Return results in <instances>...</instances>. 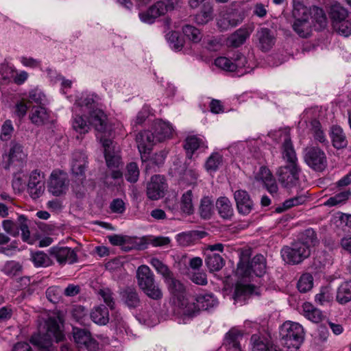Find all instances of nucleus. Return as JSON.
Here are the masks:
<instances>
[{
    "label": "nucleus",
    "mask_w": 351,
    "mask_h": 351,
    "mask_svg": "<svg viewBox=\"0 0 351 351\" xmlns=\"http://www.w3.org/2000/svg\"><path fill=\"white\" fill-rule=\"evenodd\" d=\"M214 17V9L212 3H204L199 12L195 16V22L199 25H205L212 21Z\"/></svg>",
    "instance_id": "obj_31"
},
{
    "label": "nucleus",
    "mask_w": 351,
    "mask_h": 351,
    "mask_svg": "<svg viewBox=\"0 0 351 351\" xmlns=\"http://www.w3.org/2000/svg\"><path fill=\"white\" fill-rule=\"evenodd\" d=\"M257 180L263 182L268 192L273 196L277 195L278 187L269 169L261 167L256 176Z\"/></svg>",
    "instance_id": "obj_20"
},
{
    "label": "nucleus",
    "mask_w": 351,
    "mask_h": 351,
    "mask_svg": "<svg viewBox=\"0 0 351 351\" xmlns=\"http://www.w3.org/2000/svg\"><path fill=\"white\" fill-rule=\"evenodd\" d=\"M184 36L193 43H198L202 38V34L199 29L190 25H186L182 27Z\"/></svg>",
    "instance_id": "obj_48"
},
{
    "label": "nucleus",
    "mask_w": 351,
    "mask_h": 351,
    "mask_svg": "<svg viewBox=\"0 0 351 351\" xmlns=\"http://www.w3.org/2000/svg\"><path fill=\"white\" fill-rule=\"evenodd\" d=\"M332 300V295L328 287H322L315 296V302L322 306L330 303Z\"/></svg>",
    "instance_id": "obj_57"
},
{
    "label": "nucleus",
    "mask_w": 351,
    "mask_h": 351,
    "mask_svg": "<svg viewBox=\"0 0 351 351\" xmlns=\"http://www.w3.org/2000/svg\"><path fill=\"white\" fill-rule=\"evenodd\" d=\"M348 12L346 8L340 3H336L332 4L330 8L329 16L332 21V24L335 22L340 23L347 21Z\"/></svg>",
    "instance_id": "obj_33"
},
{
    "label": "nucleus",
    "mask_w": 351,
    "mask_h": 351,
    "mask_svg": "<svg viewBox=\"0 0 351 351\" xmlns=\"http://www.w3.org/2000/svg\"><path fill=\"white\" fill-rule=\"evenodd\" d=\"M293 28L300 37L306 38L310 35L311 23L309 21L294 22Z\"/></svg>",
    "instance_id": "obj_58"
},
{
    "label": "nucleus",
    "mask_w": 351,
    "mask_h": 351,
    "mask_svg": "<svg viewBox=\"0 0 351 351\" xmlns=\"http://www.w3.org/2000/svg\"><path fill=\"white\" fill-rule=\"evenodd\" d=\"M280 335L288 351H298L304 339V330L298 323L287 321L281 326Z\"/></svg>",
    "instance_id": "obj_4"
},
{
    "label": "nucleus",
    "mask_w": 351,
    "mask_h": 351,
    "mask_svg": "<svg viewBox=\"0 0 351 351\" xmlns=\"http://www.w3.org/2000/svg\"><path fill=\"white\" fill-rule=\"evenodd\" d=\"M125 178L130 182H136L139 176L138 167L135 162H130L127 165Z\"/></svg>",
    "instance_id": "obj_61"
},
{
    "label": "nucleus",
    "mask_w": 351,
    "mask_h": 351,
    "mask_svg": "<svg viewBox=\"0 0 351 351\" xmlns=\"http://www.w3.org/2000/svg\"><path fill=\"white\" fill-rule=\"evenodd\" d=\"M242 339L241 332L236 328H232L226 335L224 344L229 351H241L240 342Z\"/></svg>",
    "instance_id": "obj_24"
},
{
    "label": "nucleus",
    "mask_w": 351,
    "mask_h": 351,
    "mask_svg": "<svg viewBox=\"0 0 351 351\" xmlns=\"http://www.w3.org/2000/svg\"><path fill=\"white\" fill-rule=\"evenodd\" d=\"M201 147L207 148L204 137L190 136L186 138L184 148L188 153L192 154L195 150Z\"/></svg>",
    "instance_id": "obj_39"
},
{
    "label": "nucleus",
    "mask_w": 351,
    "mask_h": 351,
    "mask_svg": "<svg viewBox=\"0 0 351 351\" xmlns=\"http://www.w3.org/2000/svg\"><path fill=\"white\" fill-rule=\"evenodd\" d=\"M200 215L204 219H209L213 213V203L208 197L202 199L199 207Z\"/></svg>",
    "instance_id": "obj_59"
},
{
    "label": "nucleus",
    "mask_w": 351,
    "mask_h": 351,
    "mask_svg": "<svg viewBox=\"0 0 351 351\" xmlns=\"http://www.w3.org/2000/svg\"><path fill=\"white\" fill-rule=\"evenodd\" d=\"M260 44H271L276 42V31L267 27H261L256 32Z\"/></svg>",
    "instance_id": "obj_42"
},
{
    "label": "nucleus",
    "mask_w": 351,
    "mask_h": 351,
    "mask_svg": "<svg viewBox=\"0 0 351 351\" xmlns=\"http://www.w3.org/2000/svg\"><path fill=\"white\" fill-rule=\"evenodd\" d=\"M313 15L312 20L314 23V27L317 31H321L327 26V18L324 10L319 8L315 7L313 10Z\"/></svg>",
    "instance_id": "obj_41"
},
{
    "label": "nucleus",
    "mask_w": 351,
    "mask_h": 351,
    "mask_svg": "<svg viewBox=\"0 0 351 351\" xmlns=\"http://www.w3.org/2000/svg\"><path fill=\"white\" fill-rule=\"evenodd\" d=\"M216 208L219 216L224 219H230L234 215V209L230 200L226 197H220L216 201Z\"/></svg>",
    "instance_id": "obj_26"
},
{
    "label": "nucleus",
    "mask_w": 351,
    "mask_h": 351,
    "mask_svg": "<svg viewBox=\"0 0 351 351\" xmlns=\"http://www.w3.org/2000/svg\"><path fill=\"white\" fill-rule=\"evenodd\" d=\"M250 273H254L256 276H262L266 270V261L261 254L256 255L250 263Z\"/></svg>",
    "instance_id": "obj_36"
},
{
    "label": "nucleus",
    "mask_w": 351,
    "mask_h": 351,
    "mask_svg": "<svg viewBox=\"0 0 351 351\" xmlns=\"http://www.w3.org/2000/svg\"><path fill=\"white\" fill-rule=\"evenodd\" d=\"M156 271L162 276L165 280L173 275L169 267L157 258H152L149 262Z\"/></svg>",
    "instance_id": "obj_52"
},
{
    "label": "nucleus",
    "mask_w": 351,
    "mask_h": 351,
    "mask_svg": "<svg viewBox=\"0 0 351 351\" xmlns=\"http://www.w3.org/2000/svg\"><path fill=\"white\" fill-rule=\"evenodd\" d=\"M298 243H302L305 246L308 247L309 251H311V248L314 247L317 243L316 234L315 231L311 229L306 230L302 234L300 241Z\"/></svg>",
    "instance_id": "obj_50"
},
{
    "label": "nucleus",
    "mask_w": 351,
    "mask_h": 351,
    "mask_svg": "<svg viewBox=\"0 0 351 351\" xmlns=\"http://www.w3.org/2000/svg\"><path fill=\"white\" fill-rule=\"evenodd\" d=\"M49 253L60 264H72L77 259L75 250L68 247L54 246L50 248Z\"/></svg>",
    "instance_id": "obj_18"
},
{
    "label": "nucleus",
    "mask_w": 351,
    "mask_h": 351,
    "mask_svg": "<svg viewBox=\"0 0 351 351\" xmlns=\"http://www.w3.org/2000/svg\"><path fill=\"white\" fill-rule=\"evenodd\" d=\"M87 156L81 151H76L72 154L71 162V171L75 175H83L86 168Z\"/></svg>",
    "instance_id": "obj_23"
},
{
    "label": "nucleus",
    "mask_w": 351,
    "mask_h": 351,
    "mask_svg": "<svg viewBox=\"0 0 351 351\" xmlns=\"http://www.w3.org/2000/svg\"><path fill=\"white\" fill-rule=\"evenodd\" d=\"M95 103L93 106L90 112H88V123L97 130V138L101 141V137L106 138V136H110V128L107 123V117L105 113L98 108H95Z\"/></svg>",
    "instance_id": "obj_8"
},
{
    "label": "nucleus",
    "mask_w": 351,
    "mask_h": 351,
    "mask_svg": "<svg viewBox=\"0 0 351 351\" xmlns=\"http://www.w3.org/2000/svg\"><path fill=\"white\" fill-rule=\"evenodd\" d=\"M180 209L187 215L193 213V195L191 190H189L182 194L180 199Z\"/></svg>",
    "instance_id": "obj_46"
},
{
    "label": "nucleus",
    "mask_w": 351,
    "mask_h": 351,
    "mask_svg": "<svg viewBox=\"0 0 351 351\" xmlns=\"http://www.w3.org/2000/svg\"><path fill=\"white\" fill-rule=\"evenodd\" d=\"M223 15L227 18V20L231 23L232 27H236L241 23L244 19L243 14L236 9H230Z\"/></svg>",
    "instance_id": "obj_56"
},
{
    "label": "nucleus",
    "mask_w": 351,
    "mask_h": 351,
    "mask_svg": "<svg viewBox=\"0 0 351 351\" xmlns=\"http://www.w3.org/2000/svg\"><path fill=\"white\" fill-rule=\"evenodd\" d=\"M160 5V3H155L149 7L145 12H140L138 16L141 21L143 23L152 24L155 21L156 18L164 15L166 12Z\"/></svg>",
    "instance_id": "obj_30"
},
{
    "label": "nucleus",
    "mask_w": 351,
    "mask_h": 351,
    "mask_svg": "<svg viewBox=\"0 0 351 351\" xmlns=\"http://www.w3.org/2000/svg\"><path fill=\"white\" fill-rule=\"evenodd\" d=\"M302 309L304 316L313 322L318 323L324 317L322 312L310 302H304L302 305Z\"/></svg>",
    "instance_id": "obj_35"
},
{
    "label": "nucleus",
    "mask_w": 351,
    "mask_h": 351,
    "mask_svg": "<svg viewBox=\"0 0 351 351\" xmlns=\"http://www.w3.org/2000/svg\"><path fill=\"white\" fill-rule=\"evenodd\" d=\"M205 262L211 272L219 271L224 265L223 258L219 254L215 253L207 254Z\"/></svg>",
    "instance_id": "obj_44"
},
{
    "label": "nucleus",
    "mask_w": 351,
    "mask_h": 351,
    "mask_svg": "<svg viewBox=\"0 0 351 351\" xmlns=\"http://www.w3.org/2000/svg\"><path fill=\"white\" fill-rule=\"evenodd\" d=\"M251 345L252 351H271V350L267 339L259 334H254L251 337Z\"/></svg>",
    "instance_id": "obj_43"
},
{
    "label": "nucleus",
    "mask_w": 351,
    "mask_h": 351,
    "mask_svg": "<svg viewBox=\"0 0 351 351\" xmlns=\"http://www.w3.org/2000/svg\"><path fill=\"white\" fill-rule=\"evenodd\" d=\"M21 269L20 263L14 261H7L1 267V271L9 276L17 275Z\"/></svg>",
    "instance_id": "obj_54"
},
{
    "label": "nucleus",
    "mask_w": 351,
    "mask_h": 351,
    "mask_svg": "<svg viewBox=\"0 0 351 351\" xmlns=\"http://www.w3.org/2000/svg\"><path fill=\"white\" fill-rule=\"evenodd\" d=\"M8 156L10 162H23L27 158V153L23 150L21 145L12 142Z\"/></svg>",
    "instance_id": "obj_37"
},
{
    "label": "nucleus",
    "mask_w": 351,
    "mask_h": 351,
    "mask_svg": "<svg viewBox=\"0 0 351 351\" xmlns=\"http://www.w3.org/2000/svg\"><path fill=\"white\" fill-rule=\"evenodd\" d=\"M167 184L163 176L155 175L152 177L147 186V195L149 199L156 200L163 197L167 189Z\"/></svg>",
    "instance_id": "obj_17"
},
{
    "label": "nucleus",
    "mask_w": 351,
    "mask_h": 351,
    "mask_svg": "<svg viewBox=\"0 0 351 351\" xmlns=\"http://www.w3.org/2000/svg\"><path fill=\"white\" fill-rule=\"evenodd\" d=\"M332 27L341 36L348 37L351 34V23L348 20L340 23L335 22Z\"/></svg>",
    "instance_id": "obj_60"
},
{
    "label": "nucleus",
    "mask_w": 351,
    "mask_h": 351,
    "mask_svg": "<svg viewBox=\"0 0 351 351\" xmlns=\"http://www.w3.org/2000/svg\"><path fill=\"white\" fill-rule=\"evenodd\" d=\"M300 171L298 165L282 166L276 171L278 180L284 188L291 189L298 183Z\"/></svg>",
    "instance_id": "obj_12"
},
{
    "label": "nucleus",
    "mask_w": 351,
    "mask_h": 351,
    "mask_svg": "<svg viewBox=\"0 0 351 351\" xmlns=\"http://www.w3.org/2000/svg\"><path fill=\"white\" fill-rule=\"evenodd\" d=\"M330 137L332 145L336 149H343L348 145V140L343 129L338 125H333L330 128Z\"/></svg>",
    "instance_id": "obj_27"
},
{
    "label": "nucleus",
    "mask_w": 351,
    "mask_h": 351,
    "mask_svg": "<svg viewBox=\"0 0 351 351\" xmlns=\"http://www.w3.org/2000/svg\"><path fill=\"white\" fill-rule=\"evenodd\" d=\"M218 304L215 296L210 293H204L197 295L194 298H191L185 310L184 314L192 315L199 311H207Z\"/></svg>",
    "instance_id": "obj_7"
},
{
    "label": "nucleus",
    "mask_w": 351,
    "mask_h": 351,
    "mask_svg": "<svg viewBox=\"0 0 351 351\" xmlns=\"http://www.w3.org/2000/svg\"><path fill=\"white\" fill-rule=\"evenodd\" d=\"M223 163V156L218 152H213L207 158L204 167L210 173L216 172Z\"/></svg>",
    "instance_id": "obj_38"
},
{
    "label": "nucleus",
    "mask_w": 351,
    "mask_h": 351,
    "mask_svg": "<svg viewBox=\"0 0 351 351\" xmlns=\"http://www.w3.org/2000/svg\"><path fill=\"white\" fill-rule=\"evenodd\" d=\"M298 243H302L305 246L308 247L309 251H311V248L314 247L317 243L316 234L315 231L311 229L306 230L302 234L300 241Z\"/></svg>",
    "instance_id": "obj_49"
},
{
    "label": "nucleus",
    "mask_w": 351,
    "mask_h": 351,
    "mask_svg": "<svg viewBox=\"0 0 351 351\" xmlns=\"http://www.w3.org/2000/svg\"><path fill=\"white\" fill-rule=\"evenodd\" d=\"M31 259L36 267H48L52 264L49 256L40 251L32 253Z\"/></svg>",
    "instance_id": "obj_53"
},
{
    "label": "nucleus",
    "mask_w": 351,
    "mask_h": 351,
    "mask_svg": "<svg viewBox=\"0 0 351 351\" xmlns=\"http://www.w3.org/2000/svg\"><path fill=\"white\" fill-rule=\"evenodd\" d=\"M69 180L65 172L54 170L51 173L49 180L48 190L54 196H60L66 193Z\"/></svg>",
    "instance_id": "obj_13"
},
{
    "label": "nucleus",
    "mask_w": 351,
    "mask_h": 351,
    "mask_svg": "<svg viewBox=\"0 0 351 351\" xmlns=\"http://www.w3.org/2000/svg\"><path fill=\"white\" fill-rule=\"evenodd\" d=\"M294 22L308 21L311 12L307 7L300 3H295L292 11Z\"/></svg>",
    "instance_id": "obj_47"
},
{
    "label": "nucleus",
    "mask_w": 351,
    "mask_h": 351,
    "mask_svg": "<svg viewBox=\"0 0 351 351\" xmlns=\"http://www.w3.org/2000/svg\"><path fill=\"white\" fill-rule=\"evenodd\" d=\"M310 251L302 243L295 242L291 247L285 246L281 250L282 259L290 264H298L308 258Z\"/></svg>",
    "instance_id": "obj_9"
},
{
    "label": "nucleus",
    "mask_w": 351,
    "mask_h": 351,
    "mask_svg": "<svg viewBox=\"0 0 351 351\" xmlns=\"http://www.w3.org/2000/svg\"><path fill=\"white\" fill-rule=\"evenodd\" d=\"M313 125L312 132L314 139L322 144H328V141L323 130L321 129L320 123L315 121L313 122Z\"/></svg>",
    "instance_id": "obj_62"
},
{
    "label": "nucleus",
    "mask_w": 351,
    "mask_h": 351,
    "mask_svg": "<svg viewBox=\"0 0 351 351\" xmlns=\"http://www.w3.org/2000/svg\"><path fill=\"white\" fill-rule=\"evenodd\" d=\"M336 298L337 301L341 304L351 300V281L344 282L339 287Z\"/></svg>",
    "instance_id": "obj_40"
},
{
    "label": "nucleus",
    "mask_w": 351,
    "mask_h": 351,
    "mask_svg": "<svg viewBox=\"0 0 351 351\" xmlns=\"http://www.w3.org/2000/svg\"><path fill=\"white\" fill-rule=\"evenodd\" d=\"M32 123L43 125L49 122V114L44 106H34L29 113Z\"/></svg>",
    "instance_id": "obj_28"
},
{
    "label": "nucleus",
    "mask_w": 351,
    "mask_h": 351,
    "mask_svg": "<svg viewBox=\"0 0 351 351\" xmlns=\"http://www.w3.org/2000/svg\"><path fill=\"white\" fill-rule=\"evenodd\" d=\"M282 134L283 137L282 158L289 164L288 165H298V158L290 137L285 132Z\"/></svg>",
    "instance_id": "obj_22"
},
{
    "label": "nucleus",
    "mask_w": 351,
    "mask_h": 351,
    "mask_svg": "<svg viewBox=\"0 0 351 351\" xmlns=\"http://www.w3.org/2000/svg\"><path fill=\"white\" fill-rule=\"evenodd\" d=\"M153 132L144 131L140 132L136 138L140 153L146 154L152 147L172 136L174 131L169 122L157 120L153 125Z\"/></svg>",
    "instance_id": "obj_2"
},
{
    "label": "nucleus",
    "mask_w": 351,
    "mask_h": 351,
    "mask_svg": "<svg viewBox=\"0 0 351 351\" xmlns=\"http://www.w3.org/2000/svg\"><path fill=\"white\" fill-rule=\"evenodd\" d=\"M254 293V287L251 285L237 283L233 294L235 304L243 305Z\"/></svg>",
    "instance_id": "obj_21"
},
{
    "label": "nucleus",
    "mask_w": 351,
    "mask_h": 351,
    "mask_svg": "<svg viewBox=\"0 0 351 351\" xmlns=\"http://www.w3.org/2000/svg\"><path fill=\"white\" fill-rule=\"evenodd\" d=\"M165 282L167 285L173 303L182 308L184 313L190 300L184 285L180 280H176L173 275Z\"/></svg>",
    "instance_id": "obj_6"
},
{
    "label": "nucleus",
    "mask_w": 351,
    "mask_h": 351,
    "mask_svg": "<svg viewBox=\"0 0 351 351\" xmlns=\"http://www.w3.org/2000/svg\"><path fill=\"white\" fill-rule=\"evenodd\" d=\"M121 300L130 308H136L141 304L140 297L134 288L127 287L121 293Z\"/></svg>",
    "instance_id": "obj_29"
},
{
    "label": "nucleus",
    "mask_w": 351,
    "mask_h": 351,
    "mask_svg": "<svg viewBox=\"0 0 351 351\" xmlns=\"http://www.w3.org/2000/svg\"><path fill=\"white\" fill-rule=\"evenodd\" d=\"M101 143L104 149V156L108 168H119L122 164L119 151L115 149L112 141L101 137Z\"/></svg>",
    "instance_id": "obj_16"
},
{
    "label": "nucleus",
    "mask_w": 351,
    "mask_h": 351,
    "mask_svg": "<svg viewBox=\"0 0 351 351\" xmlns=\"http://www.w3.org/2000/svg\"><path fill=\"white\" fill-rule=\"evenodd\" d=\"M232 46L234 47V49H236L238 45ZM215 64L220 69L227 72H240V69H244L245 71L241 73V75L250 73L253 69V65H251L246 57L238 50H234L231 60L226 57H219L215 59Z\"/></svg>",
    "instance_id": "obj_5"
},
{
    "label": "nucleus",
    "mask_w": 351,
    "mask_h": 351,
    "mask_svg": "<svg viewBox=\"0 0 351 351\" xmlns=\"http://www.w3.org/2000/svg\"><path fill=\"white\" fill-rule=\"evenodd\" d=\"M142 291L149 298L156 301H160L163 298L162 288L156 281L143 288Z\"/></svg>",
    "instance_id": "obj_45"
},
{
    "label": "nucleus",
    "mask_w": 351,
    "mask_h": 351,
    "mask_svg": "<svg viewBox=\"0 0 351 351\" xmlns=\"http://www.w3.org/2000/svg\"><path fill=\"white\" fill-rule=\"evenodd\" d=\"M99 97L93 93L84 92L78 93L75 97V103L72 108L73 119L72 128L80 134H85L90 130V124L84 119V117L90 112L93 106Z\"/></svg>",
    "instance_id": "obj_1"
},
{
    "label": "nucleus",
    "mask_w": 351,
    "mask_h": 351,
    "mask_svg": "<svg viewBox=\"0 0 351 351\" xmlns=\"http://www.w3.org/2000/svg\"><path fill=\"white\" fill-rule=\"evenodd\" d=\"M351 198V191L350 189H344L337 191V193L329 197L324 205L326 206H339L346 203Z\"/></svg>",
    "instance_id": "obj_32"
},
{
    "label": "nucleus",
    "mask_w": 351,
    "mask_h": 351,
    "mask_svg": "<svg viewBox=\"0 0 351 351\" xmlns=\"http://www.w3.org/2000/svg\"><path fill=\"white\" fill-rule=\"evenodd\" d=\"M298 289L301 293H306L312 289L313 287V277L308 273L302 274L297 285Z\"/></svg>",
    "instance_id": "obj_51"
},
{
    "label": "nucleus",
    "mask_w": 351,
    "mask_h": 351,
    "mask_svg": "<svg viewBox=\"0 0 351 351\" xmlns=\"http://www.w3.org/2000/svg\"><path fill=\"white\" fill-rule=\"evenodd\" d=\"M136 278L138 285L141 290L155 282L154 273L145 265H142L137 269Z\"/></svg>",
    "instance_id": "obj_25"
},
{
    "label": "nucleus",
    "mask_w": 351,
    "mask_h": 351,
    "mask_svg": "<svg viewBox=\"0 0 351 351\" xmlns=\"http://www.w3.org/2000/svg\"><path fill=\"white\" fill-rule=\"evenodd\" d=\"M234 198L236 202L239 213L247 215L252 210L254 203L247 191L237 190L234 193Z\"/></svg>",
    "instance_id": "obj_19"
},
{
    "label": "nucleus",
    "mask_w": 351,
    "mask_h": 351,
    "mask_svg": "<svg viewBox=\"0 0 351 351\" xmlns=\"http://www.w3.org/2000/svg\"><path fill=\"white\" fill-rule=\"evenodd\" d=\"M62 321L60 317H50L45 322L46 342L43 343L39 335L32 336L30 342L41 348H48L52 341H61L64 338Z\"/></svg>",
    "instance_id": "obj_3"
},
{
    "label": "nucleus",
    "mask_w": 351,
    "mask_h": 351,
    "mask_svg": "<svg viewBox=\"0 0 351 351\" xmlns=\"http://www.w3.org/2000/svg\"><path fill=\"white\" fill-rule=\"evenodd\" d=\"M147 243L150 244L153 247H165L169 245L171 239L168 237H154L150 236L147 240Z\"/></svg>",
    "instance_id": "obj_64"
},
{
    "label": "nucleus",
    "mask_w": 351,
    "mask_h": 351,
    "mask_svg": "<svg viewBox=\"0 0 351 351\" xmlns=\"http://www.w3.org/2000/svg\"><path fill=\"white\" fill-rule=\"evenodd\" d=\"M90 317L95 323L99 325H106L109 321L108 310L104 305L96 306L92 310Z\"/></svg>",
    "instance_id": "obj_34"
},
{
    "label": "nucleus",
    "mask_w": 351,
    "mask_h": 351,
    "mask_svg": "<svg viewBox=\"0 0 351 351\" xmlns=\"http://www.w3.org/2000/svg\"><path fill=\"white\" fill-rule=\"evenodd\" d=\"M250 34L245 29H239L230 37V44H243Z\"/></svg>",
    "instance_id": "obj_63"
},
{
    "label": "nucleus",
    "mask_w": 351,
    "mask_h": 351,
    "mask_svg": "<svg viewBox=\"0 0 351 351\" xmlns=\"http://www.w3.org/2000/svg\"><path fill=\"white\" fill-rule=\"evenodd\" d=\"M72 334L73 340L78 348H85L88 351L98 350L97 341L92 337L90 332L87 329L73 327Z\"/></svg>",
    "instance_id": "obj_15"
},
{
    "label": "nucleus",
    "mask_w": 351,
    "mask_h": 351,
    "mask_svg": "<svg viewBox=\"0 0 351 351\" xmlns=\"http://www.w3.org/2000/svg\"><path fill=\"white\" fill-rule=\"evenodd\" d=\"M2 227L5 232L12 237L19 235V230H21L24 241H28L30 239L28 219L24 215L19 216L16 222L10 219L3 220L2 221Z\"/></svg>",
    "instance_id": "obj_10"
},
{
    "label": "nucleus",
    "mask_w": 351,
    "mask_h": 351,
    "mask_svg": "<svg viewBox=\"0 0 351 351\" xmlns=\"http://www.w3.org/2000/svg\"><path fill=\"white\" fill-rule=\"evenodd\" d=\"M29 102L35 103L36 106H44L46 104L47 99L41 90L34 88L29 93Z\"/></svg>",
    "instance_id": "obj_55"
},
{
    "label": "nucleus",
    "mask_w": 351,
    "mask_h": 351,
    "mask_svg": "<svg viewBox=\"0 0 351 351\" xmlns=\"http://www.w3.org/2000/svg\"><path fill=\"white\" fill-rule=\"evenodd\" d=\"M27 189V193L32 199H36L41 197L45 190L44 173L37 169L32 171L29 176Z\"/></svg>",
    "instance_id": "obj_14"
},
{
    "label": "nucleus",
    "mask_w": 351,
    "mask_h": 351,
    "mask_svg": "<svg viewBox=\"0 0 351 351\" xmlns=\"http://www.w3.org/2000/svg\"><path fill=\"white\" fill-rule=\"evenodd\" d=\"M304 159L307 165L315 171H322L327 167L326 156L317 147H306L304 149Z\"/></svg>",
    "instance_id": "obj_11"
}]
</instances>
